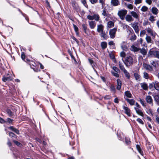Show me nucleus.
<instances>
[{
	"label": "nucleus",
	"instance_id": "obj_1",
	"mask_svg": "<svg viewBox=\"0 0 159 159\" xmlns=\"http://www.w3.org/2000/svg\"><path fill=\"white\" fill-rule=\"evenodd\" d=\"M14 76V75L8 73L3 76L2 80L4 82L11 80L13 79Z\"/></svg>",
	"mask_w": 159,
	"mask_h": 159
},
{
	"label": "nucleus",
	"instance_id": "obj_2",
	"mask_svg": "<svg viewBox=\"0 0 159 159\" xmlns=\"http://www.w3.org/2000/svg\"><path fill=\"white\" fill-rule=\"evenodd\" d=\"M133 60L132 57L130 56L127 57L125 60L124 63L127 66H131L133 63Z\"/></svg>",
	"mask_w": 159,
	"mask_h": 159
},
{
	"label": "nucleus",
	"instance_id": "obj_3",
	"mask_svg": "<svg viewBox=\"0 0 159 159\" xmlns=\"http://www.w3.org/2000/svg\"><path fill=\"white\" fill-rule=\"evenodd\" d=\"M127 11L126 10H121L118 11V15L122 20H124L125 16L127 14Z\"/></svg>",
	"mask_w": 159,
	"mask_h": 159
},
{
	"label": "nucleus",
	"instance_id": "obj_4",
	"mask_svg": "<svg viewBox=\"0 0 159 159\" xmlns=\"http://www.w3.org/2000/svg\"><path fill=\"white\" fill-rule=\"evenodd\" d=\"M117 28L111 29L109 31V34L111 38L113 39L115 37V35L116 31Z\"/></svg>",
	"mask_w": 159,
	"mask_h": 159
},
{
	"label": "nucleus",
	"instance_id": "obj_5",
	"mask_svg": "<svg viewBox=\"0 0 159 159\" xmlns=\"http://www.w3.org/2000/svg\"><path fill=\"white\" fill-rule=\"evenodd\" d=\"M123 108L124 110L125 113L128 116H130L131 114L130 109L128 107L124 106H123Z\"/></svg>",
	"mask_w": 159,
	"mask_h": 159
},
{
	"label": "nucleus",
	"instance_id": "obj_6",
	"mask_svg": "<svg viewBox=\"0 0 159 159\" xmlns=\"http://www.w3.org/2000/svg\"><path fill=\"white\" fill-rule=\"evenodd\" d=\"M132 26L137 33H139V29L137 23H134L132 24Z\"/></svg>",
	"mask_w": 159,
	"mask_h": 159
},
{
	"label": "nucleus",
	"instance_id": "obj_7",
	"mask_svg": "<svg viewBox=\"0 0 159 159\" xmlns=\"http://www.w3.org/2000/svg\"><path fill=\"white\" fill-rule=\"evenodd\" d=\"M134 109L136 111V113L139 115L142 116H143V114L141 110L139 108L136 107H134Z\"/></svg>",
	"mask_w": 159,
	"mask_h": 159
},
{
	"label": "nucleus",
	"instance_id": "obj_8",
	"mask_svg": "<svg viewBox=\"0 0 159 159\" xmlns=\"http://www.w3.org/2000/svg\"><path fill=\"white\" fill-rule=\"evenodd\" d=\"M103 27V26L101 24L98 25L97 29V31L99 33L102 32Z\"/></svg>",
	"mask_w": 159,
	"mask_h": 159
},
{
	"label": "nucleus",
	"instance_id": "obj_9",
	"mask_svg": "<svg viewBox=\"0 0 159 159\" xmlns=\"http://www.w3.org/2000/svg\"><path fill=\"white\" fill-rule=\"evenodd\" d=\"M143 67L146 70L151 71L152 70V67L150 65H147L146 64L144 63L143 64Z\"/></svg>",
	"mask_w": 159,
	"mask_h": 159
},
{
	"label": "nucleus",
	"instance_id": "obj_10",
	"mask_svg": "<svg viewBox=\"0 0 159 159\" xmlns=\"http://www.w3.org/2000/svg\"><path fill=\"white\" fill-rule=\"evenodd\" d=\"M125 19L126 21L129 22H130L133 20L132 16L129 15H127L125 17Z\"/></svg>",
	"mask_w": 159,
	"mask_h": 159
},
{
	"label": "nucleus",
	"instance_id": "obj_11",
	"mask_svg": "<svg viewBox=\"0 0 159 159\" xmlns=\"http://www.w3.org/2000/svg\"><path fill=\"white\" fill-rule=\"evenodd\" d=\"M151 11L155 15H157L158 12V9L156 7H152L151 9Z\"/></svg>",
	"mask_w": 159,
	"mask_h": 159
},
{
	"label": "nucleus",
	"instance_id": "obj_12",
	"mask_svg": "<svg viewBox=\"0 0 159 159\" xmlns=\"http://www.w3.org/2000/svg\"><path fill=\"white\" fill-rule=\"evenodd\" d=\"M89 24L90 28L92 29L94 28L96 25V23L94 21H89Z\"/></svg>",
	"mask_w": 159,
	"mask_h": 159
},
{
	"label": "nucleus",
	"instance_id": "obj_13",
	"mask_svg": "<svg viewBox=\"0 0 159 159\" xmlns=\"http://www.w3.org/2000/svg\"><path fill=\"white\" fill-rule=\"evenodd\" d=\"M147 102L151 104L152 102V99L151 97L150 96H147L146 99Z\"/></svg>",
	"mask_w": 159,
	"mask_h": 159
},
{
	"label": "nucleus",
	"instance_id": "obj_14",
	"mask_svg": "<svg viewBox=\"0 0 159 159\" xmlns=\"http://www.w3.org/2000/svg\"><path fill=\"white\" fill-rule=\"evenodd\" d=\"M154 98L157 105H159V94H157L154 96Z\"/></svg>",
	"mask_w": 159,
	"mask_h": 159
},
{
	"label": "nucleus",
	"instance_id": "obj_15",
	"mask_svg": "<svg viewBox=\"0 0 159 159\" xmlns=\"http://www.w3.org/2000/svg\"><path fill=\"white\" fill-rule=\"evenodd\" d=\"M125 100L130 105H133L134 104L135 101L134 99L126 98Z\"/></svg>",
	"mask_w": 159,
	"mask_h": 159
},
{
	"label": "nucleus",
	"instance_id": "obj_16",
	"mask_svg": "<svg viewBox=\"0 0 159 159\" xmlns=\"http://www.w3.org/2000/svg\"><path fill=\"white\" fill-rule=\"evenodd\" d=\"M146 40L148 43H152V41L151 37L147 35L145 38Z\"/></svg>",
	"mask_w": 159,
	"mask_h": 159
},
{
	"label": "nucleus",
	"instance_id": "obj_17",
	"mask_svg": "<svg viewBox=\"0 0 159 159\" xmlns=\"http://www.w3.org/2000/svg\"><path fill=\"white\" fill-rule=\"evenodd\" d=\"M117 89L118 90H120L121 88V82L119 79H117Z\"/></svg>",
	"mask_w": 159,
	"mask_h": 159
},
{
	"label": "nucleus",
	"instance_id": "obj_18",
	"mask_svg": "<svg viewBox=\"0 0 159 159\" xmlns=\"http://www.w3.org/2000/svg\"><path fill=\"white\" fill-rule=\"evenodd\" d=\"M142 88L144 90H147L148 89V86L147 84L145 83H142L140 84Z\"/></svg>",
	"mask_w": 159,
	"mask_h": 159
},
{
	"label": "nucleus",
	"instance_id": "obj_19",
	"mask_svg": "<svg viewBox=\"0 0 159 159\" xmlns=\"http://www.w3.org/2000/svg\"><path fill=\"white\" fill-rule=\"evenodd\" d=\"M111 4L114 6H117L119 4V1L118 0H111Z\"/></svg>",
	"mask_w": 159,
	"mask_h": 159
},
{
	"label": "nucleus",
	"instance_id": "obj_20",
	"mask_svg": "<svg viewBox=\"0 0 159 159\" xmlns=\"http://www.w3.org/2000/svg\"><path fill=\"white\" fill-rule=\"evenodd\" d=\"M156 51L150 50L148 54V55L149 56L155 57Z\"/></svg>",
	"mask_w": 159,
	"mask_h": 159
},
{
	"label": "nucleus",
	"instance_id": "obj_21",
	"mask_svg": "<svg viewBox=\"0 0 159 159\" xmlns=\"http://www.w3.org/2000/svg\"><path fill=\"white\" fill-rule=\"evenodd\" d=\"M154 88L155 89L159 91V85H158V83L157 81L154 82Z\"/></svg>",
	"mask_w": 159,
	"mask_h": 159
},
{
	"label": "nucleus",
	"instance_id": "obj_22",
	"mask_svg": "<svg viewBox=\"0 0 159 159\" xmlns=\"http://www.w3.org/2000/svg\"><path fill=\"white\" fill-rule=\"evenodd\" d=\"M139 48H137L134 45L131 46V50L134 52H137L139 50Z\"/></svg>",
	"mask_w": 159,
	"mask_h": 159
},
{
	"label": "nucleus",
	"instance_id": "obj_23",
	"mask_svg": "<svg viewBox=\"0 0 159 159\" xmlns=\"http://www.w3.org/2000/svg\"><path fill=\"white\" fill-rule=\"evenodd\" d=\"M131 15L134 18H137L138 17V15L136 12L134 11H132L130 12Z\"/></svg>",
	"mask_w": 159,
	"mask_h": 159
},
{
	"label": "nucleus",
	"instance_id": "obj_24",
	"mask_svg": "<svg viewBox=\"0 0 159 159\" xmlns=\"http://www.w3.org/2000/svg\"><path fill=\"white\" fill-rule=\"evenodd\" d=\"M114 23L111 21H109L107 23V26L109 28H111L114 26Z\"/></svg>",
	"mask_w": 159,
	"mask_h": 159
},
{
	"label": "nucleus",
	"instance_id": "obj_25",
	"mask_svg": "<svg viewBox=\"0 0 159 159\" xmlns=\"http://www.w3.org/2000/svg\"><path fill=\"white\" fill-rule=\"evenodd\" d=\"M102 48L103 49H105L107 46V43L106 42H103L101 43Z\"/></svg>",
	"mask_w": 159,
	"mask_h": 159
},
{
	"label": "nucleus",
	"instance_id": "obj_26",
	"mask_svg": "<svg viewBox=\"0 0 159 159\" xmlns=\"http://www.w3.org/2000/svg\"><path fill=\"white\" fill-rule=\"evenodd\" d=\"M125 5L130 10H132L133 9V6L131 4H127L126 3H125Z\"/></svg>",
	"mask_w": 159,
	"mask_h": 159
},
{
	"label": "nucleus",
	"instance_id": "obj_27",
	"mask_svg": "<svg viewBox=\"0 0 159 159\" xmlns=\"http://www.w3.org/2000/svg\"><path fill=\"white\" fill-rule=\"evenodd\" d=\"M150 63L152 65L155 67H157L158 66L157 62L153 60H152L150 61Z\"/></svg>",
	"mask_w": 159,
	"mask_h": 159
},
{
	"label": "nucleus",
	"instance_id": "obj_28",
	"mask_svg": "<svg viewBox=\"0 0 159 159\" xmlns=\"http://www.w3.org/2000/svg\"><path fill=\"white\" fill-rule=\"evenodd\" d=\"M93 19L95 20L96 21H98L99 20V16L98 14H94L93 16Z\"/></svg>",
	"mask_w": 159,
	"mask_h": 159
},
{
	"label": "nucleus",
	"instance_id": "obj_29",
	"mask_svg": "<svg viewBox=\"0 0 159 159\" xmlns=\"http://www.w3.org/2000/svg\"><path fill=\"white\" fill-rule=\"evenodd\" d=\"M125 95L128 98H131L132 97V95L129 91H126L125 93Z\"/></svg>",
	"mask_w": 159,
	"mask_h": 159
},
{
	"label": "nucleus",
	"instance_id": "obj_30",
	"mask_svg": "<svg viewBox=\"0 0 159 159\" xmlns=\"http://www.w3.org/2000/svg\"><path fill=\"white\" fill-rule=\"evenodd\" d=\"M148 10V8L145 6H143L142 7L141 10L142 11L145 12L147 11Z\"/></svg>",
	"mask_w": 159,
	"mask_h": 159
},
{
	"label": "nucleus",
	"instance_id": "obj_31",
	"mask_svg": "<svg viewBox=\"0 0 159 159\" xmlns=\"http://www.w3.org/2000/svg\"><path fill=\"white\" fill-rule=\"evenodd\" d=\"M100 33H101V37H103L104 39H106L107 38L106 37V34L105 32L103 31L102 32H101Z\"/></svg>",
	"mask_w": 159,
	"mask_h": 159
},
{
	"label": "nucleus",
	"instance_id": "obj_32",
	"mask_svg": "<svg viewBox=\"0 0 159 159\" xmlns=\"http://www.w3.org/2000/svg\"><path fill=\"white\" fill-rule=\"evenodd\" d=\"M136 148L138 150V151L139 152V153L140 154H142V152L141 150V149L140 146L138 145H136Z\"/></svg>",
	"mask_w": 159,
	"mask_h": 159
},
{
	"label": "nucleus",
	"instance_id": "obj_33",
	"mask_svg": "<svg viewBox=\"0 0 159 159\" xmlns=\"http://www.w3.org/2000/svg\"><path fill=\"white\" fill-rule=\"evenodd\" d=\"M140 52L143 55H145L147 53V51L144 49H140Z\"/></svg>",
	"mask_w": 159,
	"mask_h": 159
},
{
	"label": "nucleus",
	"instance_id": "obj_34",
	"mask_svg": "<svg viewBox=\"0 0 159 159\" xmlns=\"http://www.w3.org/2000/svg\"><path fill=\"white\" fill-rule=\"evenodd\" d=\"M111 73L112 74L115 76L116 77H119V75L118 74V72L112 71Z\"/></svg>",
	"mask_w": 159,
	"mask_h": 159
},
{
	"label": "nucleus",
	"instance_id": "obj_35",
	"mask_svg": "<svg viewBox=\"0 0 159 159\" xmlns=\"http://www.w3.org/2000/svg\"><path fill=\"white\" fill-rule=\"evenodd\" d=\"M124 73H125L126 76V77H127L128 78H129L130 77V75H129V73L126 71V70H125V71H124Z\"/></svg>",
	"mask_w": 159,
	"mask_h": 159
},
{
	"label": "nucleus",
	"instance_id": "obj_36",
	"mask_svg": "<svg viewBox=\"0 0 159 159\" xmlns=\"http://www.w3.org/2000/svg\"><path fill=\"white\" fill-rule=\"evenodd\" d=\"M146 34V31L144 30L141 31L140 33V36L141 37L143 36Z\"/></svg>",
	"mask_w": 159,
	"mask_h": 159
},
{
	"label": "nucleus",
	"instance_id": "obj_37",
	"mask_svg": "<svg viewBox=\"0 0 159 159\" xmlns=\"http://www.w3.org/2000/svg\"><path fill=\"white\" fill-rule=\"evenodd\" d=\"M142 0H135L134 4L136 5L139 4L141 3Z\"/></svg>",
	"mask_w": 159,
	"mask_h": 159
},
{
	"label": "nucleus",
	"instance_id": "obj_38",
	"mask_svg": "<svg viewBox=\"0 0 159 159\" xmlns=\"http://www.w3.org/2000/svg\"><path fill=\"white\" fill-rule=\"evenodd\" d=\"M149 87L150 89H152L154 87V82H152V83L150 84L149 85Z\"/></svg>",
	"mask_w": 159,
	"mask_h": 159
},
{
	"label": "nucleus",
	"instance_id": "obj_39",
	"mask_svg": "<svg viewBox=\"0 0 159 159\" xmlns=\"http://www.w3.org/2000/svg\"><path fill=\"white\" fill-rule=\"evenodd\" d=\"M13 142L15 144L18 146H20L21 145V144L17 141L14 140Z\"/></svg>",
	"mask_w": 159,
	"mask_h": 159
},
{
	"label": "nucleus",
	"instance_id": "obj_40",
	"mask_svg": "<svg viewBox=\"0 0 159 159\" xmlns=\"http://www.w3.org/2000/svg\"><path fill=\"white\" fill-rule=\"evenodd\" d=\"M137 121L140 124L143 125V120L140 118H138L137 119Z\"/></svg>",
	"mask_w": 159,
	"mask_h": 159
},
{
	"label": "nucleus",
	"instance_id": "obj_41",
	"mask_svg": "<svg viewBox=\"0 0 159 159\" xmlns=\"http://www.w3.org/2000/svg\"><path fill=\"white\" fill-rule=\"evenodd\" d=\"M144 77L146 79H148V75L146 72H144L143 73Z\"/></svg>",
	"mask_w": 159,
	"mask_h": 159
},
{
	"label": "nucleus",
	"instance_id": "obj_42",
	"mask_svg": "<svg viewBox=\"0 0 159 159\" xmlns=\"http://www.w3.org/2000/svg\"><path fill=\"white\" fill-rule=\"evenodd\" d=\"M146 30L147 32L149 34H150L152 31V29L149 28L146 29Z\"/></svg>",
	"mask_w": 159,
	"mask_h": 159
},
{
	"label": "nucleus",
	"instance_id": "obj_43",
	"mask_svg": "<svg viewBox=\"0 0 159 159\" xmlns=\"http://www.w3.org/2000/svg\"><path fill=\"white\" fill-rule=\"evenodd\" d=\"M149 20L152 22L154 21H155L154 16L152 15L149 18Z\"/></svg>",
	"mask_w": 159,
	"mask_h": 159
},
{
	"label": "nucleus",
	"instance_id": "obj_44",
	"mask_svg": "<svg viewBox=\"0 0 159 159\" xmlns=\"http://www.w3.org/2000/svg\"><path fill=\"white\" fill-rule=\"evenodd\" d=\"M73 27H74V28L76 32V34H78L77 32H78V27L76 26V25H73Z\"/></svg>",
	"mask_w": 159,
	"mask_h": 159
},
{
	"label": "nucleus",
	"instance_id": "obj_45",
	"mask_svg": "<svg viewBox=\"0 0 159 159\" xmlns=\"http://www.w3.org/2000/svg\"><path fill=\"white\" fill-rule=\"evenodd\" d=\"M120 56L122 57H124L125 56V53L124 52H122L120 53Z\"/></svg>",
	"mask_w": 159,
	"mask_h": 159
},
{
	"label": "nucleus",
	"instance_id": "obj_46",
	"mask_svg": "<svg viewBox=\"0 0 159 159\" xmlns=\"http://www.w3.org/2000/svg\"><path fill=\"white\" fill-rule=\"evenodd\" d=\"M134 76L136 80H138L139 78V75L137 73L134 74Z\"/></svg>",
	"mask_w": 159,
	"mask_h": 159
},
{
	"label": "nucleus",
	"instance_id": "obj_47",
	"mask_svg": "<svg viewBox=\"0 0 159 159\" xmlns=\"http://www.w3.org/2000/svg\"><path fill=\"white\" fill-rule=\"evenodd\" d=\"M87 18L89 20H93V16H91L90 15H88L87 17Z\"/></svg>",
	"mask_w": 159,
	"mask_h": 159
},
{
	"label": "nucleus",
	"instance_id": "obj_48",
	"mask_svg": "<svg viewBox=\"0 0 159 159\" xmlns=\"http://www.w3.org/2000/svg\"><path fill=\"white\" fill-rule=\"evenodd\" d=\"M155 57H157V58H159V52L158 51H156V52H155Z\"/></svg>",
	"mask_w": 159,
	"mask_h": 159
},
{
	"label": "nucleus",
	"instance_id": "obj_49",
	"mask_svg": "<svg viewBox=\"0 0 159 159\" xmlns=\"http://www.w3.org/2000/svg\"><path fill=\"white\" fill-rule=\"evenodd\" d=\"M9 135L11 137H16L15 135L12 132H10Z\"/></svg>",
	"mask_w": 159,
	"mask_h": 159
},
{
	"label": "nucleus",
	"instance_id": "obj_50",
	"mask_svg": "<svg viewBox=\"0 0 159 159\" xmlns=\"http://www.w3.org/2000/svg\"><path fill=\"white\" fill-rule=\"evenodd\" d=\"M139 101L141 103V104L143 106H145V105L144 103V101L142 99H140Z\"/></svg>",
	"mask_w": 159,
	"mask_h": 159
},
{
	"label": "nucleus",
	"instance_id": "obj_51",
	"mask_svg": "<svg viewBox=\"0 0 159 159\" xmlns=\"http://www.w3.org/2000/svg\"><path fill=\"white\" fill-rule=\"evenodd\" d=\"M105 0H99V3H101L102 6L104 5V2Z\"/></svg>",
	"mask_w": 159,
	"mask_h": 159
},
{
	"label": "nucleus",
	"instance_id": "obj_52",
	"mask_svg": "<svg viewBox=\"0 0 159 159\" xmlns=\"http://www.w3.org/2000/svg\"><path fill=\"white\" fill-rule=\"evenodd\" d=\"M136 36L135 35H133L130 38L131 40H134L136 39Z\"/></svg>",
	"mask_w": 159,
	"mask_h": 159
},
{
	"label": "nucleus",
	"instance_id": "obj_53",
	"mask_svg": "<svg viewBox=\"0 0 159 159\" xmlns=\"http://www.w3.org/2000/svg\"><path fill=\"white\" fill-rule=\"evenodd\" d=\"M146 2L149 5H151L152 3V0H146Z\"/></svg>",
	"mask_w": 159,
	"mask_h": 159
},
{
	"label": "nucleus",
	"instance_id": "obj_54",
	"mask_svg": "<svg viewBox=\"0 0 159 159\" xmlns=\"http://www.w3.org/2000/svg\"><path fill=\"white\" fill-rule=\"evenodd\" d=\"M150 34L154 38L155 37L156 35V34L153 31Z\"/></svg>",
	"mask_w": 159,
	"mask_h": 159
},
{
	"label": "nucleus",
	"instance_id": "obj_55",
	"mask_svg": "<svg viewBox=\"0 0 159 159\" xmlns=\"http://www.w3.org/2000/svg\"><path fill=\"white\" fill-rule=\"evenodd\" d=\"M102 15L104 16H107V13L105 10H103Z\"/></svg>",
	"mask_w": 159,
	"mask_h": 159
},
{
	"label": "nucleus",
	"instance_id": "obj_56",
	"mask_svg": "<svg viewBox=\"0 0 159 159\" xmlns=\"http://www.w3.org/2000/svg\"><path fill=\"white\" fill-rule=\"evenodd\" d=\"M92 4H94L97 2L98 0H90Z\"/></svg>",
	"mask_w": 159,
	"mask_h": 159
},
{
	"label": "nucleus",
	"instance_id": "obj_57",
	"mask_svg": "<svg viewBox=\"0 0 159 159\" xmlns=\"http://www.w3.org/2000/svg\"><path fill=\"white\" fill-rule=\"evenodd\" d=\"M7 113L10 116L12 115L13 114L11 111L10 110H7Z\"/></svg>",
	"mask_w": 159,
	"mask_h": 159
},
{
	"label": "nucleus",
	"instance_id": "obj_58",
	"mask_svg": "<svg viewBox=\"0 0 159 159\" xmlns=\"http://www.w3.org/2000/svg\"><path fill=\"white\" fill-rule=\"evenodd\" d=\"M72 6L73 7H75L76 6V2L75 1H72Z\"/></svg>",
	"mask_w": 159,
	"mask_h": 159
},
{
	"label": "nucleus",
	"instance_id": "obj_59",
	"mask_svg": "<svg viewBox=\"0 0 159 159\" xmlns=\"http://www.w3.org/2000/svg\"><path fill=\"white\" fill-rule=\"evenodd\" d=\"M13 120H11L10 118H7V122H8V123H11L12 122V121H13Z\"/></svg>",
	"mask_w": 159,
	"mask_h": 159
},
{
	"label": "nucleus",
	"instance_id": "obj_60",
	"mask_svg": "<svg viewBox=\"0 0 159 159\" xmlns=\"http://www.w3.org/2000/svg\"><path fill=\"white\" fill-rule=\"evenodd\" d=\"M13 131L15 132L17 134H19V130H18V129H16V128Z\"/></svg>",
	"mask_w": 159,
	"mask_h": 159
},
{
	"label": "nucleus",
	"instance_id": "obj_61",
	"mask_svg": "<svg viewBox=\"0 0 159 159\" xmlns=\"http://www.w3.org/2000/svg\"><path fill=\"white\" fill-rule=\"evenodd\" d=\"M113 69L115 71V72H118L119 70L116 67H113Z\"/></svg>",
	"mask_w": 159,
	"mask_h": 159
},
{
	"label": "nucleus",
	"instance_id": "obj_62",
	"mask_svg": "<svg viewBox=\"0 0 159 159\" xmlns=\"http://www.w3.org/2000/svg\"><path fill=\"white\" fill-rule=\"evenodd\" d=\"M21 57L23 59H25V56L24 53H22L21 54Z\"/></svg>",
	"mask_w": 159,
	"mask_h": 159
},
{
	"label": "nucleus",
	"instance_id": "obj_63",
	"mask_svg": "<svg viewBox=\"0 0 159 159\" xmlns=\"http://www.w3.org/2000/svg\"><path fill=\"white\" fill-rule=\"evenodd\" d=\"M5 122V121L2 118L0 117V123H3Z\"/></svg>",
	"mask_w": 159,
	"mask_h": 159
},
{
	"label": "nucleus",
	"instance_id": "obj_64",
	"mask_svg": "<svg viewBox=\"0 0 159 159\" xmlns=\"http://www.w3.org/2000/svg\"><path fill=\"white\" fill-rule=\"evenodd\" d=\"M108 44L110 45H114V43L113 41H110L109 43Z\"/></svg>",
	"mask_w": 159,
	"mask_h": 159
}]
</instances>
